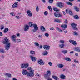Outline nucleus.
<instances>
[{"label": "nucleus", "instance_id": "obj_15", "mask_svg": "<svg viewBox=\"0 0 80 80\" xmlns=\"http://www.w3.org/2000/svg\"><path fill=\"white\" fill-rule=\"evenodd\" d=\"M40 29L42 32H44V31H45V27L43 26H40Z\"/></svg>", "mask_w": 80, "mask_h": 80}, {"label": "nucleus", "instance_id": "obj_2", "mask_svg": "<svg viewBox=\"0 0 80 80\" xmlns=\"http://www.w3.org/2000/svg\"><path fill=\"white\" fill-rule=\"evenodd\" d=\"M29 66L28 63H23L21 65V67L22 68H27Z\"/></svg>", "mask_w": 80, "mask_h": 80}, {"label": "nucleus", "instance_id": "obj_62", "mask_svg": "<svg viewBox=\"0 0 80 80\" xmlns=\"http://www.w3.org/2000/svg\"><path fill=\"white\" fill-rule=\"evenodd\" d=\"M5 80H10V79L8 78H5Z\"/></svg>", "mask_w": 80, "mask_h": 80}, {"label": "nucleus", "instance_id": "obj_46", "mask_svg": "<svg viewBox=\"0 0 80 80\" xmlns=\"http://www.w3.org/2000/svg\"><path fill=\"white\" fill-rule=\"evenodd\" d=\"M12 40L14 43H17V40L16 39H12Z\"/></svg>", "mask_w": 80, "mask_h": 80}, {"label": "nucleus", "instance_id": "obj_31", "mask_svg": "<svg viewBox=\"0 0 80 80\" xmlns=\"http://www.w3.org/2000/svg\"><path fill=\"white\" fill-rule=\"evenodd\" d=\"M47 75L48 77L50 76V75H51V72H50V71H47Z\"/></svg>", "mask_w": 80, "mask_h": 80}, {"label": "nucleus", "instance_id": "obj_6", "mask_svg": "<svg viewBox=\"0 0 80 80\" xmlns=\"http://www.w3.org/2000/svg\"><path fill=\"white\" fill-rule=\"evenodd\" d=\"M57 7H59V8H63L65 7V5L63 3L59 2V3H57Z\"/></svg>", "mask_w": 80, "mask_h": 80}, {"label": "nucleus", "instance_id": "obj_23", "mask_svg": "<svg viewBox=\"0 0 80 80\" xmlns=\"http://www.w3.org/2000/svg\"><path fill=\"white\" fill-rule=\"evenodd\" d=\"M30 53L32 55H33L35 54V51L31 50L30 51Z\"/></svg>", "mask_w": 80, "mask_h": 80}, {"label": "nucleus", "instance_id": "obj_55", "mask_svg": "<svg viewBox=\"0 0 80 80\" xmlns=\"http://www.w3.org/2000/svg\"><path fill=\"white\" fill-rule=\"evenodd\" d=\"M38 37L39 38H42L43 37V36L41 35H38Z\"/></svg>", "mask_w": 80, "mask_h": 80}, {"label": "nucleus", "instance_id": "obj_43", "mask_svg": "<svg viewBox=\"0 0 80 80\" xmlns=\"http://www.w3.org/2000/svg\"><path fill=\"white\" fill-rule=\"evenodd\" d=\"M69 13L70 15H73V13H72V12L70 10H69Z\"/></svg>", "mask_w": 80, "mask_h": 80}, {"label": "nucleus", "instance_id": "obj_24", "mask_svg": "<svg viewBox=\"0 0 80 80\" xmlns=\"http://www.w3.org/2000/svg\"><path fill=\"white\" fill-rule=\"evenodd\" d=\"M48 52L47 51H44L43 52L42 54L43 55L45 56V55H48Z\"/></svg>", "mask_w": 80, "mask_h": 80}, {"label": "nucleus", "instance_id": "obj_63", "mask_svg": "<svg viewBox=\"0 0 80 80\" xmlns=\"http://www.w3.org/2000/svg\"><path fill=\"white\" fill-rule=\"evenodd\" d=\"M36 75L37 76H38V77H40L41 76L40 75V74H36Z\"/></svg>", "mask_w": 80, "mask_h": 80}, {"label": "nucleus", "instance_id": "obj_8", "mask_svg": "<svg viewBox=\"0 0 80 80\" xmlns=\"http://www.w3.org/2000/svg\"><path fill=\"white\" fill-rule=\"evenodd\" d=\"M38 63L41 65H45V62L43 61L42 59L39 60L38 62Z\"/></svg>", "mask_w": 80, "mask_h": 80}, {"label": "nucleus", "instance_id": "obj_32", "mask_svg": "<svg viewBox=\"0 0 80 80\" xmlns=\"http://www.w3.org/2000/svg\"><path fill=\"white\" fill-rule=\"evenodd\" d=\"M66 3L67 5H71V6H72V5H73V3H71L70 2H66Z\"/></svg>", "mask_w": 80, "mask_h": 80}, {"label": "nucleus", "instance_id": "obj_20", "mask_svg": "<svg viewBox=\"0 0 80 80\" xmlns=\"http://www.w3.org/2000/svg\"><path fill=\"white\" fill-rule=\"evenodd\" d=\"M29 25L30 27H33V25H35V24H34L32 22H30L29 23Z\"/></svg>", "mask_w": 80, "mask_h": 80}, {"label": "nucleus", "instance_id": "obj_61", "mask_svg": "<svg viewBox=\"0 0 80 80\" xmlns=\"http://www.w3.org/2000/svg\"><path fill=\"white\" fill-rule=\"evenodd\" d=\"M0 36H3V33L2 32H0Z\"/></svg>", "mask_w": 80, "mask_h": 80}, {"label": "nucleus", "instance_id": "obj_12", "mask_svg": "<svg viewBox=\"0 0 80 80\" xmlns=\"http://www.w3.org/2000/svg\"><path fill=\"white\" fill-rule=\"evenodd\" d=\"M29 29V26L27 25H25L24 27V31L27 32L28 30Z\"/></svg>", "mask_w": 80, "mask_h": 80}, {"label": "nucleus", "instance_id": "obj_54", "mask_svg": "<svg viewBox=\"0 0 80 80\" xmlns=\"http://www.w3.org/2000/svg\"><path fill=\"white\" fill-rule=\"evenodd\" d=\"M10 14L12 15V16H14L15 15V14L13 13V12H11Z\"/></svg>", "mask_w": 80, "mask_h": 80}, {"label": "nucleus", "instance_id": "obj_10", "mask_svg": "<svg viewBox=\"0 0 80 80\" xmlns=\"http://www.w3.org/2000/svg\"><path fill=\"white\" fill-rule=\"evenodd\" d=\"M27 14H28V16H29V17H32V12H31V11H30V10H28L27 11Z\"/></svg>", "mask_w": 80, "mask_h": 80}, {"label": "nucleus", "instance_id": "obj_28", "mask_svg": "<svg viewBox=\"0 0 80 80\" xmlns=\"http://www.w3.org/2000/svg\"><path fill=\"white\" fill-rule=\"evenodd\" d=\"M60 78L62 79H65V75H63V74H62L60 76Z\"/></svg>", "mask_w": 80, "mask_h": 80}, {"label": "nucleus", "instance_id": "obj_5", "mask_svg": "<svg viewBox=\"0 0 80 80\" xmlns=\"http://www.w3.org/2000/svg\"><path fill=\"white\" fill-rule=\"evenodd\" d=\"M71 25L72 26V28L73 29V30H78V28L76 27V26L77 25V24L74 23H73L71 24Z\"/></svg>", "mask_w": 80, "mask_h": 80}, {"label": "nucleus", "instance_id": "obj_33", "mask_svg": "<svg viewBox=\"0 0 80 80\" xmlns=\"http://www.w3.org/2000/svg\"><path fill=\"white\" fill-rule=\"evenodd\" d=\"M64 46L65 45H64V44L59 45V47H60L61 48H64Z\"/></svg>", "mask_w": 80, "mask_h": 80}, {"label": "nucleus", "instance_id": "obj_51", "mask_svg": "<svg viewBox=\"0 0 80 80\" xmlns=\"http://www.w3.org/2000/svg\"><path fill=\"white\" fill-rule=\"evenodd\" d=\"M73 33H74V35H76V36L78 35V34L77 32H73Z\"/></svg>", "mask_w": 80, "mask_h": 80}, {"label": "nucleus", "instance_id": "obj_27", "mask_svg": "<svg viewBox=\"0 0 80 80\" xmlns=\"http://www.w3.org/2000/svg\"><path fill=\"white\" fill-rule=\"evenodd\" d=\"M57 29L58 31V32H60V33H62L63 32V31L61 29H60V28L57 27L56 28Z\"/></svg>", "mask_w": 80, "mask_h": 80}, {"label": "nucleus", "instance_id": "obj_41", "mask_svg": "<svg viewBox=\"0 0 80 80\" xmlns=\"http://www.w3.org/2000/svg\"><path fill=\"white\" fill-rule=\"evenodd\" d=\"M36 11L37 12L39 11V8L38 7V6L37 5L36 6Z\"/></svg>", "mask_w": 80, "mask_h": 80}, {"label": "nucleus", "instance_id": "obj_38", "mask_svg": "<svg viewBox=\"0 0 80 80\" xmlns=\"http://www.w3.org/2000/svg\"><path fill=\"white\" fill-rule=\"evenodd\" d=\"M0 27H1V30H2L4 29V28H5V26L3 25H1L0 26Z\"/></svg>", "mask_w": 80, "mask_h": 80}, {"label": "nucleus", "instance_id": "obj_30", "mask_svg": "<svg viewBox=\"0 0 80 80\" xmlns=\"http://www.w3.org/2000/svg\"><path fill=\"white\" fill-rule=\"evenodd\" d=\"M61 52H62V53H64V54H65V53H67L68 52V51L67 50H63Z\"/></svg>", "mask_w": 80, "mask_h": 80}, {"label": "nucleus", "instance_id": "obj_60", "mask_svg": "<svg viewBox=\"0 0 80 80\" xmlns=\"http://www.w3.org/2000/svg\"><path fill=\"white\" fill-rule=\"evenodd\" d=\"M51 30H55V29L53 28H51L50 29Z\"/></svg>", "mask_w": 80, "mask_h": 80}, {"label": "nucleus", "instance_id": "obj_37", "mask_svg": "<svg viewBox=\"0 0 80 80\" xmlns=\"http://www.w3.org/2000/svg\"><path fill=\"white\" fill-rule=\"evenodd\" d=\"M65 60H67V61H71V59L69 58H65Z\"/></svg>", "mask_w": 80, "mask_h": 80}, {"label": "nucleus", "instance_id": "obj_26", "mask_svg": "<svg viewBox=\"0 0 80 80\" xmlns=\"http://www.w3.org/2000/svg\"><path fill=\"white\" fill-rule=\"evenodd\" d=\"M74 8L75 10L76 11V12H79V8L77 7V6H74Z\"/></svg>", "mask_w": 80, "mask_h": 80}, {"label": "nucleus", "instance_id": "obj_18", "mask_svg": "<svg viewBox=\"0 0 80 80\" xmlns=\"http://www.w3.org/2000/svg\"><path fill=\"white\" fill-rule=\"evenodd\" d=\"M74 50L76 52H80V48L78 47H76L74 48Z\"/></svg>", "mask_w": 80, "mask_h": 80}, {"label": "nucleus", "instance_id": "obj_17", "mask_svg": "<svg viewBox=\"0 0 80 80\" xmlns=\"http://www.w3.org/2000/svg\"><path fill=\"white\" fill-rule=\"evenodd\" d=\"M30 58H31V60L33 62H35L36 61V58L33 57L32 55L30 56Z\"/></svg>", "mask_w": 80, "mask_h": 80}, {"label": "nucleus", "instance_id": "obj_7", "mask_svg": "<svg viewBox=\"0 0 80 80\" xmlns=\"http://www.w3.org/2000/svg\"><path fill=\"white\" fill-rule=\"evenodd\" d=\"M54 15L56 17H62V15L61 13H59L58 12H56L54 13Z\"/></svg>", "mask_w": 80, "mask_h": 80}, {"label": "nucleus", "instance_id": "obj_11", "mask_svg": "<svg viewBox=\"0 0 80 80\" xmlns=\"http://www.w3.org/2000/svg\"><path fill=\"white\" fill-rule=\"evenodd\" d=\"M43 48L45 49V50H48L50 48V46L44 45L43 46Z\"/></svg>", "mask_w": 80, "mask_h": 80}, {"label": "nucleus", "instance_id": "obj_29", "mask_svg": "<svg viewBox=\"0 0 80 80\" xmlns=\"http://www.w3.org/2000/svg\"><path fill=\"white\" fill-rule=\"evenodd\" d=\"M16 38H17V36H16V35H13L11 36V38L12 40L16 39Z\"/></svg>", "mask_w": 80, "mask_h": 80}, {"label": "nucleus", "instance_id": "obj_1", "mask_svg": "<svg viewBox=\"0 0 80 80\" xmlns=\"http://www.w3.org/2000/svg\"><path fill=\"white\" fill-rule=\"evenodd\" d=\"M5 41H3V43L5 44L6 45L5 46V49L6 50H8L10 48V45L11 43H9V39L8 38H4Z\"/></svg>", "mask_w": 80, "mask_h": 80}, {"label": "nucleus", "instance_id": "obj_9", "mask_svg": "<svg viewBox=\"0 0 80 80\" xmlns=\"http://www.w3.org/2000/svg\"><path fill=\"white\" fill-rule=\"evenodd\" d=\"M69 42L70 43H72V44H73L74 45H77V42L76 41L72 40H70Z\"/></svg>", "mask_w": 80, "mask_h": 80}, {"label": "nucleus", "instance_id": "obj_58", "mask_svg": "<svg viewBox=\"0 0 80 80\" xmlns=\"http://www.w3.org/2000/svg\"><path fill=\"white\" fill-rule=\"evenodd\" d=\"M48 9H49L50 8H52V7H51V6H49L48 7Z\"/></svg>", "mask_w": 80, "mask_h": 80}, {"label": "nucleus", "instance_id": "obj_45", "mask_svg": "<svg viewBox=\"0 0 80 80\" xmlns=\"http://www.w3.org/2000/svg\"><path fill=\"white\" fill-rule=\"evenodd\" d=\"M34 45L36 47H38L39 46V44L37 42H35L34 43Z\"/></svg>", "mask_w": 80, "mask_h": 80}, {"label": "nucleus", "instance_id": "obj_40", "mask_svg": "<svg viewBox=\"0 0 80 80\" xmlns=\"http://www.w3.org/2000/svg\"><path fill=\"white\" fill-rule=\"evenodd\" d=\"M48 64L49 66H50V67H52V66H53V63L51 62H48Z\"/></svg>", "mask_w": 80, "mask_h": 80}, {"label": "nucleus", "instance_id": "obj_53", "mask_svg": "<svg viewBox=\"0 0 80 80\" xmlns=\"http://www.w3.org/2000/svg\"><path fill=\"white\" fill-rule=\"evenodd\" d=\"M44 15L46 16L47 15H48V12L47 11H45L44 12Z\"/></svg>", "mask_w": 80, "mask_h": 80}, {"label": "nucleus", "instance_id": "obj_16", "mask_svg": "<svg viewBox=\"0 0 80 80\" xmlns=\"http://www.w3.org/2000/svg\"><path fill=\"white\" fill-rule=\"evenodd\" d=\"M18 3L17 2H16L12 5V7L13 8L17 7V6H18Z\"/></svg>", "mask_w": 80, "mask_h": 80}, {"label": "nucleus", "instance_id": "obj_48", "mask_svg": "<svg viewBox=\"0 0 80 80\" xmlns=\"http://www.w3.org/2000/svg\"><path fill=\"white\" fill-rule=\"evenodd\" d=\"M74 62L75 63H78L79 62L78 61V60H77V59H75L74 60Z\"/></svg>", "mask_w": 80, "mask_h": 80}, {"label": "nucleus", "instance_id": "obj_56", "mask_svg": "<svg viewBox=\"0 0 80 80\" xmlns=\"http://www.w3.org/2000/svg\"><path fill=\"white\" fill-rule=\"evenodd\" d=\"M16 18L17 19H19V18H20V17H19L18 16H16Z\"/></svg>", "mask_w": 80, "mask_h": 80}, {"label": "nucleus", "instance_id": "obj_4", "mask_svg": "<svg viewBox=\"0 0 80 80\" xmlns=\"http://www.w3.org/2000/svg\"><path fill=\"white\" fill-rule=\"evenodd\" d=\"M33 27L34 28V29L32 30V32H36V31H37L38 30V26L37 24H34V25H33Z\"/></svg>", "mask_w": 80, "mask_h": 80}, {"label": "nucleus", "instance_id": "obj_35", "mask_svg": "<svg viewBox=\"0 0 80 80\" xmlns=\"http://www.w3.org/2000/svg\"><path fill=\"white\" fill-rule=\"evenodd\" d=\"M74 18L75 19H76L77 20H78V19H79V17H78V15H75L74 16Z\"/></svg>", "mask_w": 80, "mask_h": 80}, {"label": "nucleus", "instance_id": "obj_59", "mask_svg": "<svg viewBox=\"0 0 80 80\" xmlns=\"http://www.w3.org/2000/svg\"><path fill=\"white\" fill-rule=\"evenodd\" d=\"M73 53H74V51H71L70 52V54H73Z\"/></svg>", "mask_w": 80, "mask_h": 80}, {"label": "nucleus", "instance_id": "obj_44", "mask_svg": "<svg viewBox=\"0 0 80 80\" xmlns=\"http://www.w3.org/2000/svg\"><path fill=\"white\" fill-rule=\"evenodd\" d=\"M48 2L49 3H53V0H49Z\"/></svg>", "mask_w": 80, "mask_h": 80}, {"label": "nucleus", "instance_id": "obj_36", "mask_svg": "<svg viewBox=\"0 0 80 80\" xmlns=\"http://www.w3.org/2000/svg\"><path fill=\"white\" fill-rule=\"evenodd\" d=\"M0 53H5V51H4L3 49H0Z\"/></svg>", "mask_w": 80, "mask_h": 80}, {"label": "nucleus", "instance_id": "obj_19", "mask_svg": "<svg viewBox=\"0 0 80 80\" xmlns=\"http://www.w3.org/2000/svg\"><path fill=\"white\" fill-rule=\"evenodd\" d=\"M58 67L59 68H62L64 67V65L62 64H59L58 65Z\"/></svg>", "mask_w": 80, "mask_h": 80}, {"label": "nucleus", "instance_id": "obj_34", "mask_svg": "<svg viewBox=\"0 0 80 80\" xmlns=\"http://www.w3.org/2000/svg\"><path fill=\"white\" fill-rule=\"evenodd\" d=\"M53 9L56 12H59V11H60L59 10L57 9V8H53Z\"/></svg>", "mask_w": 80, "mask_h": 80}, {"label": "nucleus", "instance_id": "obj_64", "mask_svg": "<svg viewBox=\"0 0 80 80\" xmlns=\"http://www.w3.org/2000/svg\"><path fill=\"white\" fill-rule=\"evenodd\" d=\"M42 1L43 3H45V2H46L45 1V0H42Z\"/></svg>", "mask_w": 80, "mask_h": 80}, {"label": "nucleus", "instance_id": "obj_21", "mask_svg": "<svg viewBox=\"0 0 80 80\" xmlns=\"http://www.w3.org/2000/svg\"><path fill=\"white\" fill-rule=\"evenodd\" d=\"M55 22L57 23H62V22L59 19H55L54 20Z\"/></svg>", "mask_w": 80, "mask_h": 80}, {"label": "nucleus", "instance_id": "obj_50", "mask_svg": "<svg viewBox=\"0 0 80 80\" xmlns=\"http://www.w3.org/2000/svg\"><path fill=\"white\" fill-rule=\"evenodd\" d=\"M64 23L65 24H67L68 23V20L66 19L64 22Z\"/></svg>", "mask_w": 80, "mask_h": 80}, {"label": "nucleus", "instance_id": "obj_57", "mask_svg": "<svg viewBox=\"0 0 80 80\" xmlns=\"http://www.w3.org/2000/svg\"><path fill=\"white\" fill-rule=\"evenodd\" d=\"M66 12L67 13H68V9H67L66 10Z\"/></svg>", "mask_w": 80, "mask_h": 80}, {"label": "nucleus", "instance_id": "obj_52", "mask_svg": "<svg viewBox=\"0 0 80 80\" xmlns=\"http://www.w3.org/2000/svg\"><path fill=\"white\" fill-rule=\"evenodd\" d=\"M28 70H32V68L31 67H29L28 68Z\"/></svg>", "mask_w": 80, "mask_h": 80}, {"label": "nucleus", "instance_id": "obj_47", "mask_svg": "<svg viewBox=\"0 0 80 80\" xmlns=\"http://www.w3.org/2000/svg\"><path fill=\"white\" fill-rule=\"evenodd\" d=\"M60 42L61 43H65V41L63 40H61L60 41Z\"/></svg>", "mask_w": 80, "mask_h": 80}, {"label": "nucleus", "instance_id": "obj_49", "mask_svg": "<svg viewBox=\"0 0 80 80\" xmlns=\"http://www.w3.org/2000/svg\"><path fill=\"white\" fill-rule=\"evenodd\" d=\"M44 35L45 36V37H48V36H49V34L48 33H46Z\"/></svg>", "mask_w": 80, "mask_h": 80}, {"label": "nucleus", "instance_id": "obj_3", "mask_svg": "<svg viewBox=\"0 0 80 80\" xmlns=\"http://www.w3.org/2000/svg\"><path fill=\"white\" fill-rule=\"evenodd\" d=\"M29 72L30 73H28L27 76L28 77H33V72H34V70H30Z\"/></svg>", "mask_w": 80, "mask_h": 80}, {"label": "nucleus", "instance_id": "obj_13", "mask_svg": "<svg viewBox=\"0 0 80 80\" xmlns=\"http://www.w3.org/2000/svg\"><path fill=\"white\" fill-rule=\"evenodd\" d=\"M28 71L25 69H23L22 70V74L23 75H26L28 74Z\"/></svg>", "mask_w": 80, "mask_h": 80}, {"label": "nucleus", "instance_id": "obj_14", "mask_svg": "<svg viewBox=\"0 0 80 80\" xmlns=\"http://www.w3.org/2000/svg\"><path fill=\"white\" fill-rule=\"evenodd\" d=\"M4 75L5 76H7V77H8L9 78L12 77V75L10 73H4Z\"/></svg>", "mask_w": 80, "mask_h": 80}, {"label": "nucleus", "instance_id": "obj_25", "mask_svg": "<svg viewBox=\"0 0 80 80\" xmlns=\"http://www.w3.org/2000/svg\"><path fill=\"white\" fill-rule=\"evenodd\" d=\"M62 28H67V27H68V25H67L65 24L64 25H61V26Z\"/></svg>", "mask_w": 80, "mask_h": 80}, {"label": "nucleus", "instance_id": "obj_39", "mask_svg": "<svg viewBox=\"0 0 80 80\" xmlns=\"http://www.w3.org/2000/svg\"><path fill=\"white\" fill-rule=\"evenodd\" d=\"M21 42L22 40L19 39H18L16 41L17 43H21Z\"/></svg>", "mask_w": 80, "mask_h": 80}, {"label": "nucleus", "instance_id": "obj_22", "mask_svg": "<svg viewBox=\"0 0 80 80\" xmlns=\"http://www.w3.org/2000/svg\"><path fill=\"white\" fill-rule=\"evenodd\" d=\"M52 77L55 80H59V78H58V77H57L56 76H52Z\"/></svg>", "mask_w": 80, "mask_h": 80}, {"label": "nucleus", "instance_id": "obj_42", "mask_svg": "<svg viewBox=\"0 0 80 80\" xmlns=\"http://www.w3.org/2000/svg\"><path fill=\"white\" fill-rule=\"evenodd\" d=\"M8 31V28H6L4 29V33H7V32Z\"/></svg>", "mask_w": 80, "mask_h": 80}]
</instances>
